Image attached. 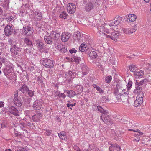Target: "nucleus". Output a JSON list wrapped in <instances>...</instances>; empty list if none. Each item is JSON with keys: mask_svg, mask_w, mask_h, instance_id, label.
<instances>
[{"mask_svg": "<svg viewBox=\"0 0 151 151\" xmlns=\"http://www.w3.org/2000/svg\"><path fill=\"white\" fill-rule=\"evenodd\" d=\"M98 29L99 30V32L98 33L97 35L99 36L102 35L105 37L108 38H111V36L108 35L107 34L104 33L103 32H106L108 34H110L112 30L111 29H107L106 28V27L104 26L103 25H101L100 26H99L98 27Z\"/></svg>", "mask_w": 151, "mask_h": 151, "instance_id": "1", "label": "nucleus"}, {"mask_svg": "<svg viewBox=\"0 0 151 151\" xmlns=\"http://www.w3.org/2000/svg\"><path fill=\"white\" fill-rule=\"evenodd\" d=\"M4 16L6 20L9 22H13L17 18V14L13 12L6 13Z\"/></svg>", "mask_w": 151, "mask_h": 151, "instance_id": "2", "label": "nucleus"}, {"mask_svg": "<svg viewBox=\"0 0 151 151\" xmlns=\"http://www.w3.org/2000/svg\"><path fill=\"white\" fill-rule=\"evenodd\" d=\"M41 63L45 67L52 68L54 66L53 61L48 58H46L40 61Z\"/></svg>", "mask_w": 151, "mask_h": 151, "instance_id": "3", "label": "nucleus"}, {"mask_svg": "<svg viewBox=\"0 0 151 151\" xmlns=\"http://www.w3.org/2000/svg\"><path fill=\"white\" fill-rule=\"evenodd\" d=\"M22 32L23 34L29 36L32 34L33 30L32 27L27 26L23 27Z\"/></svg>", "mask_w": 151, "mask_h": 151, "instance_id": "4", "label": "nucleus"}, {"mask_svg": "<svg viewBox=\"0 0 151 151\" xmlns=\"http://www.w3.org/2000/svg\"><path fill=\"white\" fill-rule=\"evenodd\" d=\"M95 6L96 4L95 3L91 1L88 2L85 6V10L86 12H90L95 7Z\"/></svg>", "mask_w": 151, "mask_h": 151, "instance_id": "5", "label": "nucleus"}, {"mask_svg": "<svg viewBox=\"0 0 151 151\" xmlns=\"http://www.w3.org/2000/svg\"><path fill=\"white\" fill-rule=\"evenodd\" d=\"M9 113L16 116H19V112L17 108L14 106H9L8 109Z\"/></svg>", "mask_w": 151, "mask_h": 151, "instance_id": "6", "label": "nucleus"}, {"mask_svg": "<svg viewBox=\"0 0 151 151\" xmlns=\"http://www.w3.org/2000/svg\"><path fill=\"white\" fill-rule=\"evenodd\" d=\"M108 112L105 111L101 116V119L105 123L108 124L110 121L109 116L108 115Z\"/></svg>", "mask_w": 151, "mask_h": 151, "instance_id": "7", "label": "nucleus"}, {"mask_svg": "<svg viewBox=\"0 0 151 151\" xmlns=\"http://www.w3.org/2000/svg\"><path fill=\"white\" fill-rule=\"evenodd\" d=\"M76 6L73 3H69L67 6V9L68 12L70 14L74 13L76 11Z\"/></svg>", "mask_w": 151, "mask_h": 151, "instance_id": "8", "label": "nucleus"}, {"mask_svg": "<svg viewBox=\"0 0 151 151\" xmlns=\"http://www.w3.org/2000/svg\"><path fill=\"white\" fill-rule=\"evenodd\" d=\"M13 28L12 24H8L4 29V32L6 35H11L13 32Z\"/></svg>", "mask_w": 151, "mask_h": 151, "instance_id": "9", "label": "nucleus"}, {"mask_svg": "<svg viewBox=\"0 0 151 151\" xmlns=\"http://www.w3.org/2000/svg\"><path fill=\"white\" fill-rule=\"evenodd\" d=\"M50 35L54 42H56L59 40L60 36V34L56 31L52 32Z\"/></svg>", "mask_w": 151, "mask_h": 151, "instance_id": "10", "label": "nucleus"}, {"mask_svg": "<svg viewBox=\"0 0 151 151\" xmlns=\"http://www.w3.org/2000/svg\"><path fill=\"white\" fill-rule=\"evenodd\" d=\"M73 37L75 41H76L79 42L82 41L83 38L80 32L79 31L75 32L73 35Z\"/></svg>", "mask_w": 151, "mask_h": 151, "instance_id": "11", "label": "nucleus"}, {"mask_svg": "<svg viewBox=\"0 0 151 151\" xmlns=\"http://www.w3.org/2000/svg\"><path fill=\"white\" fill-rule=\"evenodd\" d=\"M143 95H138L137 96V99L134 101V105L135 107L139 106L142 103Z\"/></svg>", "mask_w": 151, "mask_h": 151, "instance_id": "12", "label": "nucleus"}, {"mask_svg": "<svg viewBox=\"0 0 151 151\" xmlns=\"http://www.w3.org/2000/svg\"><path fill=\"white\" fill-rule=\"evenodd\" d=\"M71 36V34L68 32H64L62 33L61 40L63 42H66L68 41Z\"/></svg>", "mask_w": 151, "mask_h": 151, "instance_id": "13", "label": "nucleus"}, {"mask_svg": "<svg viewBox=\"0 0 151 151\" xmlns=\"http://www.w3.org/2000/svg\"><path fill=\"white\" fill-rule=\"evenodd\" d=\"M33 108L36 110H39L42 108V105L41 102L38 100L35 101L33 105Z\"/></svg>", "mask_w": 151, "mask_h": 151, "instance_id": "14", "label": "nucleus"}, {"mask_svg": "<svg viewBox=\"0 0 151 151\" xmlns=\"http://www.w3.org/2000/svg\"><path fill=\"white\" fill-rule=\"evenodd\" d=\"M10 50L12 53L17 55L18 54L20 50V48L18 46L17 44H16L11 47Z\"/></svg>", "mask_w": 151, "mask_h": 151, "instance_id": "15", "label": "nucleus"}, {"mask_svg": "<svg viewBox=\"0 0 151 151\" xmlns=\"http://www.w3.org/2000/svg\"><path fill=\"white\" fill-rule=\"evenodd\" d=\"M35 43L40 51L42 52H47V51L44 50V44L40 40H36Z\"/></svg>", "mask_w": 151, "mask_h": 151, "instance_id": "16", "label": "nucleus"}, {"mask_svg": "<svg viewBox=\"0 0 151 151\" xmlns=\"http://www.w3.org/2000/svg\"><path fill=\"white\" fill-rule=\"evenodd\" d=\"M124 18L125 20L127 22H131L136 20L137 17L134 14H131L125 16Z\"/></svg>", "mask_w": 151, "mask_h": 151, "instance_id": "17", "label": "nucleus"}, {"mask_svg": "<svg viewBox=\"0 0 151 151\" xmlns=\"http://www.w3.org/2000/svg\"><path fill=\"white\" fill-rule=\"evenodd\" d=\"M42 116L43 115L41 113H37L32 116V119L34 122H38L42 118Z\"/></svg>", "mask_w": 151, "mask_h": 151, "instance_id": "18", "label": "nucleus"}, {"mask_svg": "<svg viewBox=\"0 0 151 151\" xmlns=\"http://www.w3.org/2000/svg\"><path fill=\"white\" fill-rule=\"evenodd\" d=\"M18 93H15L14 95V104L17 106L20 107L22 105V103L19 100L18 98Z\"/></svg>", "mask_w": 151, "mask_h": 151, "instance_id": "19", "label": "nucleus"}, {"mask_svg": "<svg viewBox=\"0 0 151 151\" xmlns=\"http://www.w3.org/2000/svg\"><path fill=\"white\" fill-rule=\"evenodd\" d=\"M111 39L115 41H116L118 37V36L119 35V32L115 30L113 31V32H112L111 31Z\"/></svg>", "mask_w": 151, "mask_h": 151, "instance_id": "20", "label": "nucleus"}, {"mask_svg": "<svg viewBox=\"0 0 151 151\" xmlns=\"http://www.w3.org/2000/svg\"><path fill=\"white\" fill-rule=\"evenodd\" d=\"M9 0H4L2 1L1 4L4 9L8 10L9 9Z\"/></svg>", "mask_w": 151, "mask_h": 151, "instance_id": "21", "label": "nucleus"}, {"mask_svg": "<svg viewBox=\"0 0 151 151\" xmlns=\"http://www.w3.org/2000/svg\"><path fill=\"white\" fill-rule=\"evenodd\" d=\"M142 88L141 87L139 86H136V88L134 89V93L136 94H137L138 95H143V92L142 91Z\"/></svg>", "mask_w": 151, "mask_h": 151, "instance_id": "22", "label": "nucleus"}, {"mask_svg": "<svg viewBox=\"0 0 151 151\" xmlns=\"http://www.w3.org/2000/svg\"><path fill=\"white\" fill-rule=\"evenodd\" d=\"M44 39L45 42L47 44H51L54 42L50 35L48 36H45Z\"/></svg>", "mask_w": 151, "mask_h": 151, "instance_id": "23", "label": "nucleus"}, {"mask_svg": "<svg viewBox=\"0 0 151 151\" xmlns=\"http://www.w3.org/2000/svg\"><path fill=\"white\" fill-rule=\"evenodd\" d=\"M119 89L116 88H115L113 91V93L115 96H116V98H119V97H120L121 99H123L124 95H121V94L119 92Z\"/></svg>", "mask_w": 151, "mask_h": 151, "instance_id": "24", "label": "nucleus"}, {"mask_svg": "<svg viewBox=\"0 0 151 151\" xmlns=\"http://www.w3.org/2000/svg\"><path fill=\"white\" fill-rule=\"evenodd\" d=\"M64 92H66L68 94L67 96L69 97H73L76 95V93L73 90H64Z\"/></svg>", "mask_w": 151, "mask_h": 151, "instance_id": "25", "label": "nucleus"}, {"mask_svg": "<svg viewBox=\"0 0 151 151\" xmlns=\"http://www.w3.org/2000/svg\"><path fill=\"white\" fill-rule=\"evenodd\" d=\"M35 15V20L40 21L42 19V14L40 12H34Z\"/></svg>", "mask_w": 151, "mask_h": 151, "instance_id": "26", "label": "nucleus"}, {"mask_svg": "<svg viewBox=\"0 0 151 151\" xmlns=\"http://www.w3.org/2000/svg\"><path fill=\"white\" fill-rule=\"evenodd\" d=\"M29 89L28 86L24 84L20 89V90L23 93H27Z\"/></svg>", "mask_w": 151, "mask_h": 151, "instance_id": "27", "label": "nucleus"}, {"mask_svg": "<svg viewBox=\"0 0 151 151\" xmlns=\"http://www.w3.org/2000/svg\"><path fill=\"white\" fill-rule=\"evenodd\" d=\"M144 74V72L142 70L134 73L135 76L136 78H141L143 76Z\"/></svg>", "mask_w": 151, "mask_h": 151, "instance_id": "28", "label": "nucleus"}, {"mask_svg": "<svg viewBox=\"0 0 151 151\" xmlns=\"http://www.w3.org/2000/svg\"><path fill=\"white\" fill-rule=\"evenodd\" d=\"M82 69L83 75H85L88 73L89 70L87 66L83 65L82 67Z\"/></svg>", "mask_w": 151, "mask_h": 151, "instance_id": "29", "label": "nucleus"}, {"mask_svg": "<svg viewBox=\"0 0 151 151\" xmlns=\"http://www.w3.org/2000/svg\"><path fill=\"white\" fill-rule=\"evenodd\" d=\"M89 56L91 59L93 60L97 57L98 55L95 52L92 51L90 52Z\"/></svg>", "mask_w": 151, "mask_h": 151, "instance_id": "30", "label": "nucleus"}, {"mask_svg": "<svg viewBox=\"0 0 151 151\" xmlns=\"http://www.w3.org/2000/svg\"><path fill=\"white\" fill-rule=\"evenodd\" d=\"M122 19V17L120 16H117L114 19V22L115 23V26H116L119 24L121 22Z\"/></svg>", "mask_w": 151, "mask_h": 151, "instance_id": "31", "label": "nucleus"}, {"mask_svg": "<svg viewBox=\"0 0 151 151\" xmlns=\"http://www.w3.org/2000/svg\"><path fill=\"white\" fill-rule=\"evenodd\" d=\"M74 74V73H72L71 71H69L66 73L67 78H74L75 77Z\"/></svg>", "mask_w": 151, "mask_h": 151, "instance_id": "32", "label": "nucleus"}, {"mask_svg": "<svg viewBox=\"0 0 151 151\" xmlns=\"http://www.w3.org/2000/svg\"><path fill=\"white\" fill-rule=\"evenodd\" d=\"M60 138L63 140H65L66 138L65 132H62L58 134Z\"/></svg>", "mask_w": 151, "mask_h": 151, "instance_id": "33", "label": "nucleus"}, {"mask_svg": "<svg viewBox=\"0 0 151 151\" xmlns=\"http://www.w3.org/2000/svg\"><path fill=\"white\" fill-rule=\"evenodd\" d=\"M128 89H123L122 90V94H124L125 96V99H128V94H129V92L128 91Z\"/></svg>", "mask_w": 151, "mask_h": 151, "instance_id": "34", "label": "nucleus"}, {"mask_svg": "<svg viewBox=\"0 0 151 151\" xmlns=\"http://www.w3.org/2000/svg\"><path fill=\"white\" fill-rule=\"evenodd\" d=\"M86 45L84 44H82L79 47V50L82 52H84L86 50Z\"/></svg>", "mask_w": 151, "mask_h": 151, "instance_id": "35", "label": "nucleus"}, {"mask_svg": "<svg viewBox=\"0 0 151 151\" xmlns=\"http://www.w3.org/2000/svg\"><path fill=\"white\" fill-rule=\"evenodd\" d=\"M68 14L65 12L63 11L60 15V17L64 19L66 18Z\"/></svg>", "mask_w": 151, "mask_h": 151, "instance_id": "36", "label": "nucleus"}, {"mask_svg": "<svg viewBox=\"0 0 151 151\" xmlns=\"http://www.w3.org/2000/svg\"><path fill=\"white\" fill-rule=\"evenodd\" d=\"M28 148L26 147H20L15 150L16 151H27Z\"/></svg>", "mask_w": 151, "mask_h": 151, "instance_id": "37", "label": "nucleus"}, {"mask_svg": "<svg viewBox=\"0 0 151 151\" xmlns=\"http://www.w3.org/2000/svg\"><path fill=\"white\" fill-rule=\"evenodd\" d=\"M24 42L28 46H30L32 45V42L28 38H25L24 39Z\"/></svg>", "mask_w": 151, "mask_h": 151, "instance_id": "38", "label": "nucleus"}, {"mask_svg": "<svg viewBox=\"0 0 151 151\" xmlns=\"http://www.w3.org/2000/svg\"><path fill=\"white\" fill-rule=\"evenodd\" d=\"M93 86L94 88H95L98 91H99L100 93H103V91L96 84H93Z\"/></svg>", "mask_w": 151, "mask_h": 151, "instance_id": "39", "label": "nucleus"}, {"mask_svg": "<svg viewBox=\"0 0 151 151\" xmlns=\"http://www.w3.org/2000/svg\"><path fill=\"white\" fill-rule=\"evenodd\" d=\"M129 68L131 71L133 72L137 69V67L135 65L132 64L129 65Z\"/></svg>", "mask_w": 151, "mask_h": 151, "instance_id": "40", "label": "nucleus"}, {"mask_svg": "<svg viewBox=\"0 0 151 151\" xmlns=\"http://www.w3.org/2000/svg\"><path fill=\"white\" fill-rule=\"evenodd\" d=\"M129 130L132 131L134 132L138 133L136 134V135L140 136V135H142L143 134V133L142 132H140V130L139 129H137V130H133V129H129Z\"/></svg>", "mask_w": 151, "mask_h": 151, "instance_id": "41", "label": "nucleus"}, {"mask_svg": "<svg viewBox=\"0 0 151 151\" xmlns=\"http://www.w3.org/2000/svg\"><path fill=\"white\" fill-rule=\"evenodd\" d=\"M115 23L114 22V21H109L108 24L110 26H114L113 28H116V26H115Z\"/></svg>", "mask_w": 151, "mask_h": 151, "instance_id": "42", "label": "nucleus"}, {"mask_svg": "<svg viewBox=\"0 0 151 151\" xmlns=\"http://www.w3.org/2000/svg\"><path fill=\"white\" fill-rule=\"evenodd\" d=\"M112 80V77L111 76H109L105 78V81L108 83H109Z\"/></svg>", "mask_w": 151, "mask_h": 151, "instance_id": "43", "label": "nucleus"}, {"mask_svg": "<svg viewBox=\"0 0 151 151\" xmlns=\"http://www.w3.org/2000/svg\"><path fill=\"white\" fill-rule=\"evenodd\" d=\"M74 59L75 62L76 63H79L80 61H81V58L80 57H78L77 56H74L73 57Z\"/></svg>", "mask_w": 151, "mask_h": 151, "instance_id": "44", "label": "nucleus"}, {"mask_svg": "<svg viewBox=\"0 0 151 151\" xmlns=\"http://www.w3.org/2000/svg\"><path fill=\"white\" fill-rule=\"evenodd\" d=\"M97 108L98 111L101 113H102V114L104 112L106 111H105L104 110V109L101 106H97Z\"/></svg>", "mask_w": 151, "mask_h": 151, "instance_id": "45", "label": "nucleus"}, {"mask_svg": "<svg viewBox=\"0 0 151 151\" xmlns=\"http://www.w3.org/2000/svg\"><path fill=\"white\" fill-rule=\"evenodd\" d=\"M24 52L25 54H27L30 55L32 53V52L31 51L30 49H25L24 50Z\"/></svg>", "mask_w": 151, "mask_h": 151, "instance_id": "46", "label": "nucleus"}, {"mask_svg": "<svg viewBox=\"0 0 151 151\" xmlns=\"http://www.w3.org/2000/svg\"><path fill=\"white\" fill-rule=\"evenodd\" d=\"M137 25H135L134 26H133L132 27V29H130V30H131L132 33H133L137 29Z\"/></svg>", "mask_w": 151, "mask_h": 151, "instance_id": "47", "label": "nucleus"}, {"mask_svg": "<svg viewBox=\"0 0 151 151\" xmlns=\"http://www.w3.org/2000/svg\"><path fill=\"white\" fill-rule=\"evenodd\" d=\"M132 84V81H129L128 82V84L127 85V86L128 89H129L131 87Z\"/></svg>", "mask_w": 151, "mask_h": 151, "instance_id": "48", "label": "nucleus"}, {"mask_svg": "<svg viewBox=\"0 0 151 151\" xmlns=\"http://www.w3.org/2000/svg\"><path fill=\"white\" fill-rule=\"evenodd\" d=\"M124 32L126 34L127 33H132L131 30L130 29L127 28H124L123 29Z\"/></svg>", "mask_w": 151, "mask_h": 151, "instance_id": "49", "label": "nucleus"}, {"mask_svg": "<svg viewBox=\"0 0 151 151\" xmlns=\"http://www.w3.org/2000/svg\"><path fill=\"white\" fill-rule=\"evenodd\" d=\"M73 148L75 150L77 151H85L84 150H81L80 148L76 145L74 146ZM88 150H85V151H87Z\"/></svg>", "mask_w": 151, "mask_h": 151, "instance_id": "50", "label": "nucleus"}, {"mask_svg": "<svg viewBox=\"0 0 151 151\" xmlns=\"http://www.w3.org/2000/svg\"><path fill=\"white\" fill-rule=\"evenodd\" d=\"M27 92L28 95L30 97H32L34 95L33 91L32 90L29 89Z\"/></svg>", "mask_w": 151, "mask_h": 151, "instance_id": "51", "label": "nucleus"}, {"mask_svg": "<svg viewBox=\"0 0 151 151\" xmlns=\"http://www.w3.org/2000/svg\"><path fill=\"white\" fill-rule=\"evenodd\" d=\"M114 148L117 151H119L121 150V148L119 145L116 144H114Z\"/></svg>", "mask_w": 151, "mask_h": 151, "instance_id": "52", "label": "nucleus"}, {"mask_svg": "<svg viewBox=\"0 0 151 151\" xmlns=\"http://www.w3.org/2000/svg\"><path fill=\"white\" fill-rule=\"evenodd\" d=\"M116 88L119 89V90H122V87L121 84L120 83H117L116 86Z\"/></svg>", "mask_w": 151, "mask_h": 151, "instance_id": "53", "label": "nucleus"}, {"mask_svg": "<svg viewBox=\"0 0 151 151\" xmlns=\"http://www.w3.org/2000/svg\"><path fill=\"white\" fill-rule=\"evenodd\" d=\"M60 51L62 52H65L67 51V49L65 48L64 45L62 46V48L60 49Z\"/></svg>", "mask_w": 151, "mask_h": 151, "instance_id": "54", "label": "nucleus"}, {"mask_svg": "<svg viewBox=\"0 0 151 151\" xmlns=\"http://www.w3.org/2000/svg\"><path fill=\"white\" fill-rule=\"evenodd\" d=\"M57 95L59 97H61L63 99L65 98L66 96V95L64 93H59Z\"/></svg>", "mask_w": 151, "mask_h": 151, "instance_id": "55", "label": "nucleus"}, {"mask_svg": "<svg viewBox=\"0 0 151 151\" xmlns=\"http://www.w3.org/2000/svg\"><path fill=\"white\" fill-rule=\"evenodd\" d=\"M51 130H50L47 129L45 133V134L47 136L50 135L51 133Z\"/></svg>", "mask_w": 151, "mask_h": 151, "instance_id": "56", "label": "nucleus"}, {"mask_svg": "<svg viewBox=\"0 0 151 151\" xmlns=\"http://www.w3.org/2000/svg\"><path fill=\"white\" fill-rule=\"evenodd\" d=\"M11 71H12L11 69L10 68L7 69L4 71V73L5 75H8V74L11 73Z\"/></svg>", "mask_w": 151, "mask_h": 151, "instance_id": "57", "label": "nucleus"}, {"mask_svg": "<svg viewBox=\"0 0 151 151\" xmlns=\"http://www.w3.org/2000/svg\"><path fill=\"white\" fill-rule=\"evenodd\" d=\"M147 80L146 79H145L144 80H142L140 82H139V86H140L142 85L143 84L144 82H147Z\"/></svg>", "mask_w": 151, "mask_h": 151, "instance_id": "58", "label": "nucleus"}, {"mask_svg": "<svg viewBox=\"0 0 151 151\" xmlns=\"http://www.w3.org/2000/svg\"><path fill=\"white\" fill-rule=\"evenodd\" d=\"M32 112V111L31 110H26L25 111V114L26 115H31V112Z\"/></svg>", "mask_w": 151, "mask_h": 151, "instance_id": "59", "label": "nucleus"}, {"mask_svg": "<svg viewBox=\"0 0 151 151\" xmlns=\"http://www.w3.org/2000/svg\"><path fill=\"white\" fill-rule=\"evenodd\" d=\"M121 95H124V97H123V99H121V98H120V97H119V98L117 99L118 100L119 102L121 100H122L123 101H125V100H127L125 99V96L124 95V94H121Z\"/></svg>", "mask_w": 151, "mask_h": 151, "instance_id": "60", "label": "nucleus"}, {"mask_svg": "<svg viewBox=\"0 0 151 151\" xmlns=\"http://www.w3.org/2000/svg\"><path fill=\"white\" fill-rule=\"evenodd\" d=\"M109 148L110 151H114V144L111 145L109 147Z\"/></svg>", "mask_w": 151, "mask_h": 151, "instance_id": "61", "label": "nucleus"}, {"mask_svg": "<svg viewBox=\"0 0 151 151\" xmlns=\"http://www.w3.org/2000/svg\"><path fill=\"white\" fill-rule=\"evenodd\" d=\"M69 52L71 53H76V50L74 48H73L69 50Z\"/></svg>", "mask_w": 151, "mask_h": 151, "instance_id": "62", "label": "nucleus"}, {"mask_svg": "<svg viewBox=\"0 0 151 151\" xmlns=\"http://www.w3.org/2000/svg\"><path fill=\"white\" fill-rule=\"evenodd\" d=\"M8 43L9 44L11 45H13L14 43L13 40L11 39H9L8 40Z\"/></svg>", "mask_w": 151, "mask_h": 151, "instance_id": "63", "label": "nucleus"}, {"mask_svg": "<svg viewBox=\"0 0 151 151\" xmlns=\"http://www.w3.org/2000/svg\"><path fill=\"white\" fill-rule=\"evenodd\" d=\"M7 126V124L4 122H3L1 124V128H4L6 127Z\"/></svg>", "mask_w": 151, "mask_h": 151, "instance_id": "64", "label": "nucleus"}]
</instances>
